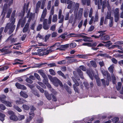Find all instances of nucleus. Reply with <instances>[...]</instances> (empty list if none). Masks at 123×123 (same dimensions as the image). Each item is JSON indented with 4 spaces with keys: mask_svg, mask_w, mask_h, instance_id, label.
<instances>
[{
    "mask_svg": "<svg viewBox=\"0 0 123 123\" xmlns=\"http://www.w3.org/2000/svg\"><path fill=\"white\" fill-rule=\"evenodd\" d=\"M12 20L11 23H7L5 26L4 30L5 33H6L8 30V34L10 35L12 34L14 31L15 27L16 25H14L15 21V18L11 19Z\"/></svg>",
    "mask_w": 123,
    "mask_h": 123,
    "instance_id": "obj_1",
    "label": "nucleus"
},
{
    "mask_svg": "<svg viewBox=\"0 0 123 123\" xmlns=\"http://www.w3.org/2000/svg\"><path fill=\"white\" fill-rule=\"evenodd\" d=\"M102 42L106 44L104 45V46L108 47H110L112 44V43L110 41H108L106 42Z\"/></svg>",
    "mask_w": 123,
    "mask_h": 123,
    "instance_id": "obj_24",
    "label": "nucleus"
},
{
    "mask_svg": "<svg viewBox=\"0 0 123 123\" xmlns=\"http://www.w3.org/2000/svg\"><path fill=\"white\" fill-rule=\"evenodd\" d=\"M51 81L53 83L55 86H58L59 85L60 86L62 87L63 85L62 82L57 78L56 77L49 78Z\"/></svg>",
    "mask_w": 123,
    "mask_h": 123,
    "instance_id": "obj_2",
    "label": "nucleus"
},
{
    "mask_svg": "<svg viewBox=\"0 0 123 123\" xmlns=\"http://www.w3.org/2000/svg\"><path fill=\"white\" fill-rule=\"evenodd\" d=\"M60 45V43H59L58 42H56L54 44L51 46L50 47V48H53V47H55V46L58 47Z\"/></svg>",
    "mask_w": 123,
    "mask_h": 123,
    "instance_id": "obj_41",
    "label": "nucleus"
},
{
    "mask_svg": "<svg viewBox=\"0 0 123 123\" xmlns=\"http://www.w3.org/2000/svg\"><path fill=\"white\" fill-rule=\"evenodd\" d=\"M76 56H78L79 58H86V56L85 55L78 54L76 55Z\"/></svg>",
    "mask_w": 123,
    "mask_h": 123,
    "instance_id": "obj_52",
    "label": "nucleus"
},
{
    "mask_svg": "<svg viewBox=\"0 0 123 123\" xmlns=\"http://www.w3.org/2000/svg\"><path fill=\"white\" fill-rule=\"evenodd\" d=\"M12 9L11 8H9L7 13V15L6 16V17L8 18H9L10 17L11 14L12 12Z\"/></svg>",
    "mask_w": 123,
    "mask_h": 123,
    "instance_id": "obj_33",
    "label": "nucleus"
},
{
    "mask_svg": "<svg viewBox=\"0 0 123 123\" xmlns=\"http://www.w3.org/2000/svg\"><path fill=\"white\" fill-rule=\"evenodd\" d=\"M76 71L78 75L82 79H84L83 76V72L79 68H78L77 69Z\"/></svg>",
    "mask_w": 123,
    "mask_h": 123,
    "instance_id": "obj_12",
    "label": "nucleus"
},
{
    "mask_svg": "<svg viewBox=\"0 0 123 123\" xmlns=\"http://www.w3.org/2000/svg\"><path fill=\"white\" fill-rule=\"evenodd\" d=\"M20 95L23 98H26L28 97V95L26 92L21 91L20 92Z\"/></svg>",
    "mask_w": 123,
    "mask_h": 123,
    "instance_id": "obj_14",
    "label": "nucleus"
},
{
    "mask_svg": "<svg viewBox=\"0 0 123 123\" xmlns=\"http://www.w3.org/2000/svg\"><path fill=\"white\" fill-rule=\"evenodd\" d=\"M15 85L16 86L18 89L23 90H26L27 89L26 87L25 86L21 85L18 83H16Z\"/></svg>",
    "mask_w": 123,
    "mask_h": 123,
    "instance_id": "obj_9",
    "label": "nucleus"
},
{
    "mask_svg": "<svg viewBox=\"0 0 123 123\" xmlns=\"http://www.w3.org/2000/svg\"><path fill=\"white\" fill-rule=\"evenodd\" d=\"M43 25L41 24H39L37 26V31H40L42 29V28Z\"/></svg>",
    "mask_w": 123,
    "mask_h": 123,
    "instance_id": "obj_48",
    "label": "nucleus"
},
{
    "mask_svg": "<svg viewBox=\"0 0 123 123\" xmlns=\"http://www.w3.org/2000/svg\"><path fill=\"white\" fill-rule=\"evenodd\" d=\"M26 21V18H24L23 19V17L21 18L20 19L18 22H20V25H21V27H23L24 26L25 23Z\"/></svg>",
    "mask_w": 123,
    "mask_h": 123,
    "instance_id": "obj_10",
    "label": "nucleus"
},
{
    "mask_svg": "<svg viewBox=\"0 0 123 123\" xmlns=\"http://www.w3.org/2000/svg\"><path fill=\"white\" fill-rule=\"evenodd\" d=\"M73 88L76 93H77L78 94L80 93V90L79 88L75 85L74 84L73 85Z\"/></svg>",
    "mask_w": 123,
    "mask_h": 123,
    "instance_id": "obj_23",
    "label": "nucleus"
},
{
    "mask_svg": "<svg viewBox=\"0 0 123 123\" xmlns=\"http://www.w3.org/2000/svg\"><path fill=\"white\" fill-rule=\"evenodd\" d=\"M13 107L19 112H21L22 111V110L17 105H14Z\"/></svg>",
    "mask_w": 123,
    "mask_h": 123,
    "instance_id": "obj_42",
    "label": "nucleus"
},
{
    "mask_svg": "<svg viewBox=\"0 0 123 123\" xmlns=\"http://www.w3.org/2000/svg\"><path fill=\"white\" fill-rule=\"evenodd\" d=\"M66 63V62L65 60H63L57 62V63L60 64H65Z\"/></svg>",
    "mask_w": 123,
    "mask_h": 123,
    "instance_id": "obj_43",
    "label": "nucleus"
},
{
    "mask_svg": "<svg viewBox=\"0 0 123 123\" xmlns=\"http://www.w3.org/2000/svg\"><path fill=\"white\" fill-rule=\"evenodd\" d=\"M34 75L38 80L39 81H41V79L38 74L37 73H35L34 74Z\"/></svg>",
    "mask_w": 123,
    "mask_h": 123,
    "instance_id": "obj_38",
    "label": "nucleus"
},
{
    "mask_svg": "<svg viewBox=\"0 0 123 123\" xmlns=\"http://www.w3.org/2000/svg\"><path fill=\"white\" fill-rule=\"evenodd\" d=\"M32 92L34 95L37 97H39L40 96L39 94L36 91L32 90Z\"/></svg>",
    "mask_w": 123,
    "mask_h": 123,
    "instance_id": "obj_40",
    "label": "nucleus"
},
{
    "mask_svg": "<svg viewBox=\"0 0 123 123\" xmlns=\"http://www.w3.org/2000/svg\"><path fill=\"white\" fill-rule=\"evenodd\" d=\"M25 81L27 83L30 84L32 83L33 82V81L29 78H26L25 79Z\"/></svg>",
    "mask_w": 123,
    "mask_h": 123,
    "instance_id": "obj_49",
    "label": "nucleus"
},
{
    "mask_svg": "<svg viewBox=\"0 0 123 123\" xmlns=\"http://www.w3.org/2000/svg\"><path fill=\"white\" fill-rule=\"evenodd\" d=\"M119 118L118 117H116L113 118L112 119V121L115 123H118L117 122L118 121Z\"/></svg>",
    "mask_w": 123,
    "mask_h": 123,
    "instance_id": "obj_39",
    "label": "nucleus"
},
{
    "mask_svg": "<svg viewBox=\"0 0 123 123\" xmlns=\"http://www.w3.org/2000/svg\"><path fill=\"white\" fill-rule=\"evenodd\" d=\"M105 18H106V19H108L110 20L112 18H113V17L111 16V11H108L107 12V15Z\"/></svg>",
    "mask_w": 123,
    "mask_h": 123,
    "instance_id": "obj_17",
    "label": "nucleus"
},
{
    "mask_svg": "<svg viewBox=\"0 0 123 123\" xmlns=\"http://www.w3.org/2000/svg\"><path fill=\"white\" fill-rule=\"evenodd\" d=\"M106 34L105 33H102L100 34L99 36L101 37L100 39L102 40H108L110 39V37L108 35H105Z\"/></svg>",
    "mask_w": 123,
    "mask_h": 123,
    "instance_id": "obj_8",
    "label": "nucleus"
},
{
    "mask_svg": "<svg viewBox=\"0 0 123 123\" xmlns=\"http://www.w3.org/2000/svg\"><path fill=\"white\" fill-rule=\"evenodd\" d=\"M52 97V100L53 101L56 102L57 100V99L55 96L53 94H52L51 95Z\"/></svg>",
    "mask_w": 123,
    "mask_h": 123,
    "instance_id": "obj_64",
    "label": "nucleus"
},
{
    "mask_svg": "<svg viewBox=\"0 0 123 123\" xmlns=\"http://www.w3.org/2000/svg\"><path fill=\"white\" fill-rule=\"evenodd\" d=\"M57 73L59 75L61 76L64 79H66V76H68V74H66L65 75L60 70L58 71Z\"/></svg>",
    "mask_w": 123,
    "mask_h": 123,
    "instance_id": "obj_18",
    "label": "nucleus"
},
{
    "mask_svg": "<svg viewBox=\"0 0 123 123\" xmlns=\"http://www.w3.org/2000/svg\"><path fill=\"white\" fill-rule=\"evenodd\" d=\"M49 25H48L47 24L43 25V28L45 30H48L49 29Z\"/></svg>",
    "mask_w": 123,
    "mask_h": 123,
    "instance_id": "obj_50",
    "label": "nucleus"
},
{
    "mask_svg": "<svg viewBox=\"0 0 123 123\" xmlns=\"http://www.w3.org/2000/svg\"><path fill=\"white\" fill-rule=\"evenodd\" d=\"M82 4L83 5H86V3L87 6H89L90 4V0H81Z\"/></svg>",
    "mask_w": 123,
    "mask_h": 123,
    "instance_id": "obj_20",
    "label": "nucleus"
},
{
    "mask_svg": "<svg viewBox=\"0 0 123 123\" xmlns=\"http://www.w3.org/2000/svg\"><path fill=\"white\" fill-rule=\"evenodd\" d=\"M84 33H82L80 34H75V35L73 36L74 37H81L83 38H87L88 37L82 35V34H85Z\"/></svg>",
    "mask_w": 123,
    "mask_h": 123,
    "instance_id": "obj_19",
    "label": "nucleus"
},
{
    "mask_svg": "<svg viewBox=\"0 0 123 123\" xmlns=\"http://www.w3.org/2000/svg\"><path fill=\"white\" fill-rule=\"evenodd\" d=\"M65 87L67 92L70 94L72 93V92L71 89L67 86H65Z\"/></svg>",
    "mask_w": 123,
    "mask_h": 123,
    "instance_id": "obj_27",
    "label": "nucleus"
},
{
    "mask_svg": "<svg viewBox=\"0 0 123 123\" xmlns=\"http://www.w3.org/2000/svg\"><path fill=\"white\" fill-rule=\"evenodd\" d=\"M114 67L112 66H111L108 68V70L109 71L110 73H111V74H113V73L114 72Z\"/></svg>",
    "mask_w": 123,
    "mask_h": 123,
    "instance_id": "obj_28",
    "label": "nucleus"
},
{
    "mask_svg": "<svg viewBox=\"0 0 123 123\" xmlns=\"http://www.w3.org/2000/svg\"><path fill=\"white\" fill-rule=\"evenodd\" d=\"M44 50V49L41 48L37 50L38 55L40 56H44L45 55H48L49 53L51 52L52 51L51 49L47 50L46 51L43 52Z\"/></svg>",
    "mask_w": 123,
    "mask_h": 123,
    "instance_id": "obj_3",
    "label": "nucleus"
},
{
    "mask_svg": "<svg viewBox=\"0 0 123 123\" xmlns=\"http://www.w3.org/2000/svg\"><path fill=\"white\" fill-rule=\"evenodd\" d=\"M35 26V23L34 22L32 23L30 27V29L32 30H34Z\"/></svg>",
    "mask_w": 123,
    "mask_h": 123,
    "instance_id": "obj_63",
    "label": "nucleus"
},
{
    "mask_svg": "<svg viewBox=\"0 0 123 123\" xmlns=\"http://www.w3.org/2000/svg\"><path fill=\"white\" fill-rule=\"evenodd\" d=\"M61 18L60 19L59 21V23H62L63 22L64 20V16L62 15V17H61Z\"/></svg>",
    "mask_w": 123,
    "mask_h": 123,
    "instance_id": "obj_56",
    "label": "nucleus"
},
{
    "mask_svg": "<svg viewBox=\"0 0 123 123\" xmlns=\"http://www.w3.org/2000/svg\"><path fill=\"white\" fill-rule=\"evenodd\" d=\"M9 68V67L8 66H4L1 68H0V71L6 70L8 69Z\"/></svg>",
    "mask_w": 123,
    "mask_h": 123,
    "instance_id": "obj_62",
    "label": "nucleus"
},
{
    "mask_svg": "<svg viewBox=\"0 0 123 123\" xmlns=\"http://www.w3.org/2000/svg\"><path fill=\"white\" fill-rule=\"evenodd\" d=\"M114 20L115 22H117L119 20L120 18L119 14L114 15Z\"/></svg>",
    "mask_w": 123,
    "mask_h": 123,
    "instance_id": "obj_29",
    "label": "nucleus"
},
{
    "mask_svg": "<svg viewBox=\"0 0 123 123\" xmlns=\"http://www.w3.org/2000/svg\"><path fill=\"white\" fill-rule=\"evenodd\" d=\"M83 11V9L82 8H80L78 12V15L80 17H81L82 15Z\"/></svg>",
    "mask_w": 123,
    "mask_h": 123,
    "instance_id": "obj_35",
    "label": "nucleus"
},
{
    "mask_svg": "<svg viewBox=\"0 0 123 123\" xmlns=\"http://www.w3.org/2000/svg\"><path fill=\"white\" fill-rule=\"evenodd\" d=\"M52 93H51L50 94H49L47 93H45V95L47 99L49 100H50L51 99L52 96L51 95Z\"/></svg>",
    "mask_w": 123,
    "mask_h": 123,
    "instance_id": "obj_26",
    "label": "nucleus"
},
{
    "mask_svg": "<svg viewBox=\"0 0 123 123\" xmlns=\"http://www.w3.org/2000/svg\"><path fill=\"white\" fill-rule=\"evenodd\" d=\"M0 101L1 102L4 104L6 101V100L5 98L0 97Z\"/></svg>",
    "mask_w": 123,
    "mask_h": 123,
    "instance_id": "obj_61",
    "label": "nucleus"
},
{
    "mask_svg": "<svg viewBox=\"0 0 123 123\" xmlns=\"http://www.w3.org/2000/svg\"><path fill=\"white\" fill-rule=\"evenodd\" d=\"M104 18L103 16L101 18L100 21L99 23L100 26H101L103 25L104 20Z\"/></svg>",
    "mask_w": 123,
    "mask_h": 123,
    "instance_id": "obj_44",
    "label": "nucleus"
},
{
    "mask_svg": "<svg viewBox=\"0 0 123 123\" xmlns=\"http://www.w3.org/2000/svg\"><path fill=\"white\" fill-rule=\"evenodd\" d=\"M38 73L43 78V82L45 84H46L48 82V79L46 74L43 72V71L42 70H40L38 71Z\"/></svg>",
    "mask_w": 123,
    "mask_h": 123,
    "instance_id": "obj_5",
    "label": "nucleus"
},
{
    "mask_svg": "<svg viewBox=\"0 0 123 123\" xmlns=\"http://www.w3.org/2000/svg\"><path fill=\"white\" fill-rule=\"evenodd\" d=\"M99 16L98 14L97 13H96L95 14L94 20V23L96 22H98V20Z\"/></svg>",
    "mask_w": 123,
    "mask_h": 123,
    "instance_id": "obj_34",
    "label": "nucleus"
},
{
    "mask_svg": "<svg viewBox=\"0 0 123 123\" xmlns=\"http://www.w3.org/2000/svg\"><path fill=\"white\" fill-rule=\"evenodd\" d=\"M113 18L110 20L109 23V26L110 27H111L113 25Z\"/></svg>",
    "mask_w": 123,
    "mask_h": 123,
    "instance_id": "obj_47",
    "label": "nucleus"
},
{
    "mask_svg": "<svg viewBox=\"0 0 123 123\" xmlns=\"http://www.w3.org/2000/svg\"><path fill=\"white\" fill-rule=\"evenodd\" d=\"M29 23H26L23 30V33H25L29 30Z\"/></svg>",
    "mask_w": 123,
    "mask_h": 123,
    "instance_id": "obj_15",
    "label": "nucleus"
},
{
    "mask_svg": "<svg viewBox=\"0 0 123 123\" xmlns=\"http://www.w3.org/2000/svg\"><path fill=\"white\" fill-rule=\"evenodd\" d=\"M49 72L50 74L52 75H54L55 74V73L54 71L52 69H49Z\"/></svg>",
    "mask_w": 123,
    "mask_h": 123,
    "instance_id": "obj_58",
    "label": "nucleus"
},
{
    "mask_svg": "<svg viewBox=\"0 0 123 123\" xmlns=\"http://www.w3.org/2000/svg\"><path fill=\"white\" fill-rule=\"evenodd\" d=\"M26 102L25 99L22 98H20L19 100H17L16 101V103L20 104H22L23 103V102Z\"/></svg>",
    "mask_w": 123,
    "mask_h": 123,
    "instance_id": "obj_21",
    "label": "nucleus"
},
{
    "mask_svg": "<svg viewBox=\"0 0 123 123\" xmlns=\"http://www.w3.org/2000/svg\"><path fill=\"white\" fill-rule=\"evenodd\" d=\"M69 44H66L65 45H61L60 47L61 48L60 49L62 50H65V49L68 48Z\"/></svg>",
    "mask_w": 123,
    "mask_h": 123,
    "instance_id": "obj_16",
    "label": "nucleus"
},
{
    "mask_svg": "<svg viewBox=\"0 0 123 123\" xmlns=\"http://www.w3.org/2000/svg\"><path fill=\"white\" fill-rule=\"evenodd\" d=\"M22 107L23 109L26 111H28L30 109L29 106L25 104H23Z\"/></svg>",
    "mask_w": 123,
    "mask_h": 123,
    "instance_id": "obj_25",
    "label": "nucleus"
},
{
    "mask_svg": "<svg viewBox=\"0 0 123 123\" xmlns=\"http://www.w3.org/2000/svg\"><path fill=\"white\" fill-rule=\"evenodd\" d=\"M112 80L113 83V84H115L116 83V78L114 75L112 76Z\"/></svg>",
    "mask_w": 123,
    "mask_h": 123,
    "instance_id": "obj_55",
    "label": "nucleus"
},
{
    "mask_svg": "<svg viewBox=\"0 0 123 123\" xmlns=\"http://www.w3.org/2000/svg\"><path fill=\"white\" fill-rule=\"evenodd\" d=\"M6 109V107L4 105L0 104V109L2 110H4Z\"/></svg>",
    "mask_w": 123,
    "mask_h": 123,
    "instance_id": "obj_60",
    "label": "nucleus"
},
{
    "mask_svg": "<svg viewBox=\"0 0 123 123\" xmlns=\"http://www.w3.org/2000/svg\"><path fill=\"white\" fill-rule=\"evenodd\" d=\"M101 71L104 76H106L107 75V78L109 80H111L110 74L107 71H106L103 69H101Z\"/></svg>",
    "mask_w": 123,
    "mask_h": 123,
    "instance_id": "obj_7",
    "label": "nucleus"
},
{
    "mask_svg": "<svg viewBox=\"0 0 123 123\" xmlns=\"http://www.w3.org/2000/svg\"><path fill=\"white\" fill-rule=\"evenodd\" d=\"M66 2L67 4H68L67 8L69 9H70L72 6V5L74 2L71 0H66Z\"/></svg>",
    "mask_w": 123,
    "mask_h": 123,
    "instance_id": "obj_13",
    "label": "nucleus"
},
{
    "mask_svg": "<svg viewBox=\"0 0 123 123\" xmlns=\"http://www.w3.org/2000/svg\"><path fill=\"white\" fill-rule=\"evenodd\" d=\"M114 15H117L119 14V10L118 8H116L113 11Z\"/></svg>",
    "mask_w": 123,
    "mask_h": 123,
    "instance_id": "obj_37",
    "label": "nucleus"
},
{
    "mask_svg": "<svg viewBox=\"0 0 123 123\" xmlns=\"http://www.w3.org/2000/svg\"><path fill=\"white\" fill-rule=\"evenodd\" d=\"M79 68L80 69L82 70V71H86V68L83 65H81L79 67Z\"/></svg>",
    "mask_w": 123,
    "mask_h": 123,
    "instance_id": "obj_51",
    "label": "nucleus"
},
{
    "mask_svg": "<svg viewBox=\"0 0 123 123\" xmlns=\"http://www.w3.org/2000/svg\"><path fill=\"white\" fill-rule=\"evenodd\" d=\"M46 15V14L42 13L41 17L40 19V21L41 22H42L43 21V19L45 18Z\"/></svg>",
    "mask_w": 123,
    "mask_h": 123,
    "instance_id": "obj_45",
    "label": "nucleus"
},
{
    "mask_svg": "<svg viewBox=\"0 0 123 123\" xmlns=\"http://www.w3.org/2000/svg\"><path fill=\"white\" fill-rule=\"evenodd\" d=\"M80 6L79 4V3H76L75 4V11H77L79 9Z\"/></svg>",
    "mask_w": 123,
    "mask_h": 123,
    "instance_id": "obj_46",
    "label": "nucleus"
},
{
    "mask_svg": "<svg viewBox=\"0 0 123 123\" xmlns=\"http://www.w3.org/2000/svg\"><path fill=\"white\" fill-rule=\"evenodd\" d=\"M57 19V16L56 14H55L53 16L52 21L53 22H55Z\"/></svg>",
    "mask_w": 123,
    "mask_h": 123,
    "instance_id": "obj_32",
    "label": "nucleus"
},
{
    "mask_svg": "<svg viewBox=\"0 0 123 123\" xmlns=\"http://www.w3.org/2000/svg\"><path fill=\"white\" fill-rule=\"evenodd\" d=\"M86 72L90 79L92 80H93V77L92 74L93 76H94V72L93 71H91L89 69H88L87 70Z\"/></svg>",
    "mask_w": 123,
    "mask_h": 123,
    "instance_id": "obj_11",
    "label": "nucleus"
},
{
    "mask_svg": "<svg viewBox=\"0 0 123 123\" xmlns=\"http://www.w3.org/2000/svg\"><path fill=\"white\" fill-rule=\"evenodd\" d=\"M90 63L92 65L93 67L96 68L97 67V65L96 62L93 60L91 61H90Z\"/></svg>",
    "mask_w": 123,
    "mask_h": 123,
    "instance_id": "obj_31",
    "label": "nucleus"
},
{
    "mask_svg": "<svg viewBox=\"0 0 123 123\" xmlns=\"http://www.w3.org/2000/svg\"><path fill=\"white\" fill-rule=\"evenodd\" d=\"M4 104L7 106L11 107L12 106L11 103L8 101H6Z\"/></svg>",
    "mask_w": 123,
    "mask_h": 123,
    "instance_id": "obj_36",
    "label": "nucleus"
},
{
    "mask_svg": "<svg viewBox=\"0 0 123 123\" xmlns=\"http://www.w3.org/2000/svg\"><path fill=\"white\" fill-rule=\"evenodd\" d=\"M29 114L30 116H29V118L30 120H31L34 117L35 114L34 112L33 111H31L29 112Z\"/></svg>",
    "mask_w": 123,
    "mask_h": 123,
    "instance_id": "obj_22",
    "label": "nucleus"
},
{
    "mask_svg": "<svg viewBox=\"0 0 123 123\" xmlns=\"http://www.w3.org/2000/svg\"><path fill=\"white\" fill-rule=\"evenodd\" d=\"M115 48H117L118 49L120 48V46L118 44L113 45L110 47V48L113 49Z\"/></svg>",
    "mask_w": 123,
    "mask_h": 123,
    "instance_id": "obj_57",
    "label": "nucleus"
},
{
    "mask_svg": "<svg viewBox=\"0 0 123 123\" xmlns=\"http://www.w3.org/2000/svg\"><path fill=\"white\" fill-rule=\"evenodd\" d=\"M95 27L94 26L91 25L88 30V31L91 32L93 31Z\"/></svg>",
    "mask_w": 123,
    "mask_h": 123,
    "instance_id": "obj_53",
    "label": "nucleus"
},
{
    "mask_svg": "<svg viewBox=\"0 0 123 123\" xmlns=\"http://www.w3.org/2000/svg\"><path fill=\"white\" fill-rule=\"evenodd\" d=\"M7 113L10 116L9 118L11 120L15 122L18 120V118L16 115L13 111H8Z\"/></svg>",
    "mask_w": 123,
    "mask_h": 123,
    "instance_id": "obj_4",
    "label": "nucleus"
},
{
    "mask_svg": "<svg viewBox=\"0 0 123 123\" xmlns=\"http://www.w3.org/2000/svg\"><path fill=\"white\" fill-rule=\"evenodd\" d=\"M51 36V34H48L47 35H46L45 37L44 41L45 42L47 41V40Z\"/></svg>",
    "mask_w": 123,
    "mask_h": 123,
    "instance_id": "obj_54",
    "label": "nucleus"
},
{
    "mask_svg": "<svg viewBox=\"0 0 123 123\" xmlns=\"http://www.w3.org/2000/svg\"><path fill=\"white\" fill-rule=\"evenodd\" d=\"M77 45L76 43L74 42H72L70 44L69 46L70 48H75Z\"/></svg>",
    "mask_w": 123,
    "mask_h": 123,
    "instance_id": "obj_30",
    "label": "nucleus"
},
{
    "mask_svg": "<svg viewBox=\"0 0 123 123\" xmlns=\"http://www.w3.org/2000/svg\"><path fill=\"white\" fill-rule=\"evenodd\" d=\"M74 17L73 14H72L70 16V18L69 20V22L70 23H72L73 22Z\"/></svg>",
    "mask_w": 123,
    "mask_h": 123,
    "instance_id": "obj_59",
    "label": "nucleus"
},
{
    "mask_svg": "<svg viewBox=\"0 0 123 123\" xmlns=\"http://www.w3.org/2000/svg\"><path fill=\"white\" fill-rule=\"evenodd\" d=\"M100 3H99V8H101V6H102V7L101 9V11L102 12H103L104 11V9L105 8L106 6V0H104L102 1V0H100Z\"/></svg>",
    "mask_w": 123,
    "mask_h": 123,
    "instance_id": "obj_6",
    "label": "nucleus"
}]
</instances>
